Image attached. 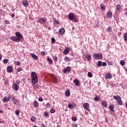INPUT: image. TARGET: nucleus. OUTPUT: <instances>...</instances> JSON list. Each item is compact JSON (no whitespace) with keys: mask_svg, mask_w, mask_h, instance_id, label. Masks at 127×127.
Returning <instances> with one entry per match:
<instances>
[{"mask_svg":"<svg viewBox=\"0 0 127 127\" xmlns=\"http://www.w3.org/2000/svg\"><path fill=\"white\" fill-rule=\"evenodd\" d=\"M8 61H9L8 59H4L3 60V63H4V64H6V63H7Z\"/></svg>","mask_w":127,"mask_h":127,"instance_id":"38","label":"nucleus"},{"mask_svg":"<svg viewBox=\"0 0 127 127\" xmlns=\"http://www.w3.org/2000/svg\"><path fill=\"white\" fill-rule=\"evenodd\" d=\"M73 83L76 86V87H78L79 85H80V81H79V80L77 79H75L73 80Z\"/></svg>","mask_w":127,"mask_h":127,"instance_id":"15","label":"nucleus"},{"mask_svg":"<svg viewBox=\"0 0 127 127\" xmlns=\"http://www.w3.org/2000/svg\"><path fill=\"white\" fill-rule=\"evenodd\" d=\"M38 21L41 23V24H45V23H46L47 20L44 17H41L38 19Z\"/></svg>","mask_w":127,"mask_h":127,"instance_id":"6","label":"nucleus"},{"mask_svg":"<svg viewBox=\"0 0 127 127\" xmlns=\"http://www.w3.org/2000/svg\"><path fill=\"white\" fill-rule=\"evenodd\" d=\"M51 41H52V43H54V42H55V41H56L55 38H51Z\"/></svg>","mask_w":127,"mask_h":127,"instance_id":"48","label":"nucleus"},{"mask_svg":"<svg viewBox=\"0 0 127 127\" xmlns=\"http://www.w3.org/2000/svg\"><path fill=\"white\" fill-rule=\"evenodd\" d=\"M65 95L66 97H70V90L69 89L65 91Z\"/></svg>","mask_w":127,"mask_h":127,"instance_id":"23","label":"nucleus"},{"mask_svg":"<svg viewBox=\"0 0 127 127\" xmlns=\"http://www.w3.org/2000/svg\"><path fill=\"white\" fill-rule=\"evenodd\" d=\"M48 61H49L50 64L52 65L53 64V61H52V59L51 58H49V57H48Z\"/></svg>","mask_w":127,"mask_h":127,"instance_id":"28","label":"nucleus"},{"mask_svg":"<svg viewBox=\"0 0 127 127\" xmlns=\"http://www.w3.org/2000/svg\"><path fill=\"white\" fill-rule=\"evenodd\" d=\"M72 121H73V122H76V121H77V118L75 117H72L71 118Z\"/></svg>","mask_w":127,"mask_h":127,"instance_id":"42","label":"nucleus"},{"mask_svg":"<svg viewBox=\"0 0 127 127\" xmlns=\"http://www.w3.org/2000/svg\"><path fill=\"white\" fill-rule=\"evenodd\" d=\"M86 58H87V59H88V60H91L92 59V57H91V56L89 54H87L86 55Z\"/></svg>","mask_w":127,"mask_h":127,"instance_id":"30","label":"nucleus"},{"mask_svg":"<svg viewBox=\"0 0 127 127\" xmlns=\"http://www.w3.org/2000/svg\"><path fill=\"white\" fill-rule=\"evenodd\" d=\"M88 77H89V78H92L93 77V74H92V72H88L87 73Z\"/></svg>","mask_w":127,"mask_h":127,"instance_id":"34","label":"nucleus"},{"mask_svg":"<svg viewBox=\"0 0 127 127\" xmlns=\"http://www.w3.org/2000/svg\"><path fill=\"white\" fill-rule=\"evenodd\" d=\"M100 97L99 96H96L95 97H94V100L95 101H100Z\"/></svg>","mask_w":127,"mask_h":127,"instance_id":"36","label":"nucleus"},{"mask_svg":"<svg viewBox=\"0 0 127 127\" xmlns=\"http://www.w3.org/2000/svg\"><path fill=\"white\" fill-rule=\"evenodd\" d=\"M16 84H17L18 85H19V84H20V81H19V80H17L16 81Z\"/></svg>","mask_w":127,"mask_h":127,"instance_id":"54","label":"nucleus"},{"mask_svg":"<svg viewBox=\"0 0 127 127\" xmlns=\"http://www.w3.org/2000/svg\"><path fill=\"white\" fill-rule=\"evenodd\" d=\"M34 107L35 108H38L39 104H38V102L37 101H34L33 103Z\"/></svg>","mask_w":127,"mask_h":127,"instance_id":"25","label":"nucleus"},{"mask_svg":"<svg viewBox=\"0 0 127 127\" xmlns=\"http://www.w3.org/2000/svg\"><path fill=\"white\" fill-rule=\"evenodd\" d=\"M38 101H39V102H42V101H43V98H42L41 97H40L38 98Z\"/></svg>","mask_w":127,"mask_h":127,"instance_id":"47","label":"nucleus"},{"mask_svg":"<svg viewBox=\"0 0 127 127\" xmlns=\"http://www.w3.org/2000/svg\"><path fill=\"white\" fill-rule=\"evenodd\" d=\"M17 72H20L21 71H22V69L21 68H20V67L18 68L17 69Z\"/></svg>","mask_w":127,"mask_h":127,"instance_id":"50","label":"nucleus"},{"mask_svg":"<svg viewBox=\"0 0 127 127\" xmlns=\"http://www.w3.org/2000/svg\"><path fill=\"white\" fill-rule=\"evenodd\" d=\"M19 113H20V111L19 110H17L15 112V114L16 116H18V115H19Z\"/></svg>","mask_w":127,"mask_h":127,"instance_id":"40","label":"nucleus"},{"mask_svg":"<svg viewBox=\"0 0 127 127\" xmlns=\"http://www.w3.org/2000/svg\"><path fill=\"white\" fill-rule=\"evenodd\" d=\"M105 78H106V79H111V78H112V74H111L110 73H107L105 75Z\"/></svg>","mask_w":127,"mask_h":127,"instance_id":"22","label":"nucleus"},{"mask_svg":"<svg viewBox=\"0 0 127 127\" xmlns=\"http://www.w3.org/2000/svg\"><path fill=\"white\" fill-rule=\"evenodd\" d=\"M37 127V126H36V125H35L34 127Z\"/></svg>","mask_w":127,"mask_h":127,"instance_id":"63","label":"nucleus"},{"mask_svg":"<svg viewBox=\"0 0 127 127\" xmlns=\"http://www.w3.org/2000/svg\"><path fill=\"white\" fill-rule=\"evenodd\" d=\"M53 19H54V23H55V24H58V25L60 24V23L59 22V21L57 20L56 19V18H53Z\"/></svg>","mask_w":127,"mask_h":127,"instance_id":"27","label":"nucleus"},{"mask_svg":"<svg viewBox=\"0 0 127 127\" xmlns=\"http://www.w3.org/2000/svg\"><path fill=\"white\" fill-rule=\"evenodd\" d=\"M101 106L104 107L105 108H107L108 107V103H107L106 101H102L101 102Z\"/></svg>","mask_w":127,"mask_h":127,"instance_id":"21","label":"nucleus"},{"mask_svg":"<svg viewBox=\"0 0 127 127\" xmlns=\"http://www.w3.org/2000/svg\"><path fill=\"white\" fill-rule=\"evenodd\" d=\"M53 59H54V61L57 62L58 58L57 56H55L53 57Z\"/></svg>","mask_w":127,"mask_h":127,"instance_id":"45","label":"nucleus"},{"mask_svg":"<svg viewBox=\"0 0 127 127\" xmlns=\"http://www.w3.org/2000/svg\"><path fill=\"white\" fill-rule=\"evenodd\" d=\"M69 52H70V48H66L65 49V50L63 52V54L64 55H67V54H69Z\"/></svg>","mask_w":127,"mask_h":127,"instance_id":"13","label":"nucleus"},{"mask_svg":"<svg viewBox=\"0 0 127 127\" xmlns=\"http://www.w3.org/2000/svg\"><path fill=\"white\" fill-rule=\"evenodd\" d=\"M14 64H16L17 66H18V65H20L21 63L19 62L16 61L14 62Z\"/></svg>","mask_w":127,"mask_h":127,"instance_id":"41","label":"nucleus"},{"mask_svg":"<svg viewBox=\"0 0 127 127\" xmlns=\"http://www.w3.org/2000/svg\"><path fill=\"white\" fill-rule=\"evenodd\" d=\"M107 31H108V32H112V27L109 26L107 29Z\"/></svg>","mask_w":127,"mask_h":127,"instance_id":"39","label":"nucleus"},{"mask_svg":"<svg viewBox=\"0 0 127 127\" xmlns=\"http://www.w3.org/2000/svg\"><path fill=\"white\" fill-rule=\"evenodd\" d=\"M113 64H114V63H113L112 62H108V65H113Z\"/></svg>","mask_w":127,"mask_h":127,"instance_id":"55","label":"nucleus"},{"mask_svg":"<svg viewBox=\"0 0 127 127\" xmlns=\"http://www.w3.org/2000/svg\"><path fill=\"white\" fill-rule=\"evenodd\" d=\"M31 79L32 84H35L38 82V78H37V74L34 71L31 73Z\"/></svg>","mask_w":127,"mask_h":127,"instance_id":"2","label":"nucleus"},{"mask_svg":"<svg viewBox=\"0 0 127 127\" xmlns=\"http://www.w3.org/2000/svg\"><path fill=\"white\" fill-rule=\"evenodd\" d=\"M126 108L127 109V103H126Z\"/></svg>","mask_w":127,"mask_h":127,"instance_id":"59","label":"nucleus"},{"mask_svg":"<svg viewBox=\"0 0 127 127\" xmlns=\"http://www.w3.org/2000/svg\"><path fill=\"white\" fill-rule=\"evenodd\" d=\"M52 79L53 83H58V79H57V77H56L55 76L52 75Z\"/></svg>","mask_w":127,"mask_h":127,"instance_id":"12","label":"nucleus"},{"mask_svg":"<svg viewBox=\"0 0 127 127\" xmlns=\"http://www.w3.org/2000/svg\"><path fill=\"white\" fill-rule=\"evenodd\" d=\"M12 100L14 105H15V104H17V100H16V99L13 98H12Z\"/></svg>","mask_w":127,"mask_h":127,"instance_id":"33","label":"nucleus"},{"mask_svg":"<svg viewBox=\"0 0 127 127\" xmlns=\"http://www.w3.org/2000/svg\"><path fill=\"white\" fill-rule=\"evenodd\" d=\"M100 7H101V9H103V10L106 9V5H105L104 4H103V3L101 4Z\"/></svg>","mask_w":127,"mask_h":127,"instance_id":"29","label":"nucleus"},{"mask_svg":"<svg viewBox=\"0 0 127 127\" xmlns=\"http://www.w3.org/2000/svg\"><path fill=\"white\" fill-rule=\"evenodd\" d=\"M106 15L108 18H111L113 16V13L111 11H109L106 13Z\"/></svg>","mask_w":127,"mask_h":127,"instance_id":"16","label":"nucleus"},{"mask_svg":"<svg viewBox=\"0 0 127 127\" xmlns=\"http://www.w3.org/2000/svg\"><path fill=\"white\" fill-rule=\"evenodd\" d=\"M59 33H60V34H64V33H65V29L63 28H61L59 30Z\"/></svg>","mask_w":127,"mask_h":127,"instance_id":"18","label":"nucleus"},{"mask_svg":"<svg viewBox=\"0 0 127 127\" xmlns=\"http://www.w3.org/2000/svg\"><path fill=\"white\" fill-rule=\"evenodd\" d=\"M74 106H75V104L74 103L68 104L69 109H73V108H74Z\"/></svg>","mask_w":127,"mask_h":127,"instance_id":"26","label":"nucleus"},{"mask_svg":"<svg viewBox=\"0 0 127 127\" xmlns=\"http://www.w3.org/2000/svg\"><path fill=\"white\" fill-rule=\"evenodd\" d=\"M63 71L64 73H70V72H71V67H70L69 66H68L66 68H64Z\"/></svg>","mask_w":127,"mask_h":127,"instance_id":"8","label":"nucleus"},{"mask_svg":"<svg viewBox=\"0 0 127 127\" xmlns=\"http://www.w3.org/2000/svg\"><path fill=\"white\" fill-rule=\"evenodd\" d=\"M0 113L1 114H3V111L2 110H0Z\"/></svg>","mask_w":127,"mask_h":127,"instance_id":"57","label":"nucleus"},{"mask_svg":"<svg viewBox=\"0 0 127 127\" xmlns=\"http://www.w3.org/2000/svg\"><path fill=\"white\" fill-rule=\"evenodd\" d=\"M5 23H6V24H9V23H10V22H9V21L6 20H5Z\"/></svg>","mask_w":127,"mask_h":127,"instance_id":"51","label":"nucleus"},{"mask_svg":"<svg viewBox=\"0 0 127 127\" xmlns=\"http://www.w3.org/2000/svg\"><path fill=\"white\" fill-rule=\"evenodd\" d=\"M31 120L32 122L33 123H35V122H36V119H35V117L34 116H32V118H31Z\"/></svg>","mask_w":127,"mask_h":127,"instance_id":"37","label":"nucleus"},{"mask_svg":"<svg viewBox=\"0 0 127 127\" xmlns=\"http://www.w3.org/2000/svg\"><path fill=\"white\" fill-rule=\"evenodd\" d=\"M1 57H2L1 55H0V60H1Z\"/></svg>","mask_w":127,"mask_h":127,"instance_id":"58","label":"nucleus"},{"mask_svg":"<svg viewBox=\"0 0 127 127\" xmlns=\"http://www.w3.org/2000/svg\"><path fill=\"white\" fill-rule=\"evenodd\" d=\"M68 19L69 20H71L72 21H73V22H77V17L75 16V14L73 13H70L68 14Z\"/></svg>","mask_w":127,"mask_h":127,"instance_id":"4","label":"nucleus"},{"mask_svg":"<svg viewBox=\"0 0 127 127\" xmlns=\"http://www.w3.org/2000/svg\"><path fill=\"white\" fill-rule=\"evenodd\" d=\"M11 17L13 18V17H14V16H15V15H14V14L13 13L11 15Z\"/></svg>","mask_w":127,"mask_h":127,"instance_id":"56","label":"nucleus"},{"mask_svg":"<svg viewBox=\"0 0 127 127\" xmlns=\"http://www.w3.org/2000/svg\"><path fill=\"white\" fill-rule=\"evenodd\" d=\"M46 107L48 108H50V103H47L46 105Z\"/></svg>","mask_w":127,"mask_h":127,"instance_id":"46","label":"nucleus"},{"mask_svg":"<svg viewBox=\"0 0 127 127\" xmlns=\"http://www.w3.org/2000/svg\"><path fill=\"white\" fill-rule=\"evenodd\" d=\"M30 55L32 58H33L35 60H38V57H37L36 55H34V54H30Z\"/></svg>","mask_w":127,"mask_h":127,"instance_id":"17","label":"nucleus"},{"mask_svg":"<svg viewBox=\"0 0 127 127\" xmlns=\"http://www.w3.org/2000/svg\"><path fill=\"white\" fill-rule=\"evenodd\" d=\"M13 70V68L11 66H8L7 67L6 71L8 73H11L12 72V70Z\"/></svg>","mask_w":127,"mask_h":127,"instance_id":"14","label":"nucleus"},{"mask_svg":"<svg viewBox=\"0 0 127 127\" xmlns=\"http://www.w3.org/2000/svg\"><path fill=\"white\" fill-rule=\"evenodd\" d=\"M116 10H117V11H118V12H121V11H122V7L121 6V4H118L116 6Z\"/></svg>","mask_w":127,"mask_h":127,"instance_id":"10","label":"nucleus"},{"mask_svg":"<svg viewBox=\"0 0 127 127\" xmlns=\"http://www.w3.org/2000/svg\"><path fill=\"white\" fill-rule=\"evenodd\" d=\"M107 65V63H106V62H103V63H102V66H103V67H105V66H106Z\"/></svg>","mask_w":127,"mask_h":127,"instance_id":"49","label":"nucleus"},{"mask_svg":"<svg viewBox=\"0 0 127 127\" xmlns=\"http://www.w3.org/2000/svg\"><path fill=\"white\" fill-rule=\"evenodd\" d=\"M105 1H109V0H104Z\"/></svg>","mask_w":127,"mask_h":127,"instance_id":"62","label":"nucleus"},{"mask_svg":"<svg viewBox=\"0 0 127 127\" xmlns=\"http://www.w3.org/2000/svg\"><path fill=\"white\" fill-rule=\"evenodd\" d=\"M0 124H1V119H0Z\"/></svg>","mask_w":127,"mask_h":127,"instance_id":"61","label":"nucleus"},{"mask_svg":"<svg viewBox=\"0 0 127 127\" xmlns=\"http://www.w3.org/2000/svg\"><path fill=\"white\" fill-rule=\"evenodd\" d=\"M44 116H45V117H49V114H48L47 112H44Z\"/></svg>","mask_w":127,"mask_h":127,"instance_id":"44","label":"nucleus"},{"mask_svg":"<svg viewBox=\"0 0 127 127\" xmlns=\"http://www.w3.org/2000/svg\"><path fill=\"white\" fill-rule=\"evenodd\" d=\"M11 97L9 95H7L5 96L3 99V102L4 103H6L7 102H8L9 99H11Z\"/></svg>","mask_w":127,"mask_h":127,"instance_id":"9","label":"nucleus"},{"mask_svg":"<svg viewBox=\"0 0 127 127\" xmlns=\"http://www.w3.org/2000/svg\"><path fill=\"white\" fill-rule=\"evenodd\" d=\"M109 109L111 111V112H115V105L111 104L109 106Z\"/></svg>","mask_w":127,"mask_h":127,"instance_id":"20","label":"nucleus"},{"mask_svg":"<svg viewBox=\"0 0 127 127\" xmlns=\"http://www.w3.org/2000/svg\"><path fill=\"white\" fill-rule=\"evenodd\" d=\"M12 88L13 90H15V91H18V90L19 89V86L17 85L16 83H14L12 85Z\"/></svg>","mask_w":127,"mask_h":127,"instance_id":"11","label":"nucleus"},{"mask_svg":"<svg viewBox=\"0 0 127 127\" xmlns=\"http://www.w3.org/2000/svg\"><path fill=\"white\" fill-rule=\"evenodd\" d=\"M103 63L101 61H98L97 64V67H102Z\"/></svg>","mask_w":127,"mask_h":127,"instance_id":"31","label":"nucleus"},{"mask_svg":"<svg viewBox=\"0 0 127 127\" xmlns=\"http://www.w3.org/2000/svg\"><path fill=\"white\" fill-rule=\"evenodd\" d=\"M22 3L24 6H25V7H27V6H28V1H27V0H23Z\"/></svg>","mask_w":127,"mask_h":127,"instance_id":"19","label":"nucleus"},{"mask_svg":"<svg viewBox=\"0 0 127 127\" xmlns=\"http://www.w3.org/2000/svg\"><path fill=\"white\" fill-rule=\"evenodd\" d=\"M72 127H78V125H77L76 124H73L72 125Z\"/></svg>","mask_w":127,"mask_h":127,"instance_id":"53","label":"nucleus"},{"mask_svg":"<svg viewBox=\"0 0 127 127\" xmlns=\"http://www.w3.org/2000/svg\"><path fill=\"white\" fill-rule=\"evenodd\" d=\"M50 113H51V114H54L55 113V110L54 109H51Z\"/></svg>","mask_w":127,"mask_h":127,"instance_id":"43","label":"nucleus"},{"mask_svg":"<svg viewBox=\"0 0 127 127\" xmlns=\"http://www.w3.org/2000/svg\"><path fill=\"white\" fill-rule=\"evenodd\" d=\"M123 38L124 39V41L127 42V33H125L124 34Z\"/></svg>","mask_w":127,"mask_h":127,"instance_id":"24","label":"nucleus"},{"mask_svg":"<svg viewBox=\"0 0 127 127\" xmlns=\"http://www.w3.org/2000/svg\"><path fill=\"white\" fill-rule=\"evenodd\" d=\"M126 14L127 15V11L126 12Z\"/></svg>","mask_w":127,"mask_h":127,"instance_id":"64","label":"nucleus"},{"mask_svg":"<svg viewBox=\"0 0 127 127\" xmlns=\"http://www.w3.org/2000/svg\"><path fill=\"white\" fill-rule=\"evenodd\" d=\"M15 35L16 36H12L10 38V39L12 40V41L19 42V41H21V40L23 39V36L20 33H19V32H16Z\"/></svg>","mask_w":127,"mask_h":127,"instance_id":"1","label":"nucleus"},{"mask_svg":"<svg viewBox=\"0 0 127 127\" xmlns=\"http://www.w3.org/2000/svg\"><path fill=\"white\" fill-rule=\"evenodd\" d=\"M125 63H126L125 62V61H124V60H122L120 61V64H121V66H125Z\"/></svg>","mask_w":127,"mask_h":127,"instance_id":"35","label":"nucleus"},{"mask_svg":"<svg viewBox=\"0 0 127 127\" xmlns=\"http://www.w3.org/2000/svg\"><path fill=\"white\" fill-rule=\"evenodd\" d=\"M93 56L96 60L102 59L103 58V55L101 53L94 54Z\"/></svg>","mask_w":127,"mask_h":127,"instance_id":"5","label":"nucleus"},{"mask_svg":"<svg viewBox=\"0 0 127 127\" xmlns=\"http://www.w3.org/2000/svg\"><path fill=\"white\" fill-rule=\"evenodd\" d=\"M114 100H116V102L118 104V105H119V106H123V104H124V103L123 102V101H122V98L119 96V95H116V96H114L113 97Z\"/></svg>","mask_w":127,"mask_h":127,"instance_id":"3","label":"nucleus"},{"mask_svg":"<svg viewBox=\"0 0 127 127\" xmlns=\"http://www.w3.org/2000/svg\"><path fill=\"white\" fill-rule=\"evenodd\" d=\"M64 61L65 62H69L70 61H71V60H70V59L67 57L64 58Z\"/></svg>","mask_w":127,"mask_h":127,"instance_id":"32","label":"nucleus"},{"mask_svg":"<svg viewBox=\"0 0 127 127\" xmlns=\"http://www.w3.org/2000/svg\"><path fill=\"white\" fill-rule=\"evenodd\" d=\"M89 105L88 103H85L83 104V108L85 109V110H86V111H88V112H90L91 110H90V108H89Z\"/></svg>","mask_w":127,"mask_h":127,"instance_id":"7","label":"nucleus"},{"mask_svg":"<svg viewBox=\"0 0 127 127\" xmlns=\"http://www.w3.org/2000/svg\"><path fill=\"white\" fill-rule=\"evenodd\" d=\"M41 55H42L43 56H45V52L44 51L41 52Z\"/></svg>","mask_w":127,"mask_h":127,"instance_id":"52","label":"nucleus"},{"mask_svg":"<svg viewBox=\"0 0 127 127\" xmlns=\"http://www.w3.org/2000/svg\"><path fill=\"white\" fill-rule=\"evenodd\" d=\"M21 80H22V81H24V78H22Z\"/></svg>","mask_w":127,"mask_h":127,"instance_id":"60","label":"nucleus"}]
</instances>
